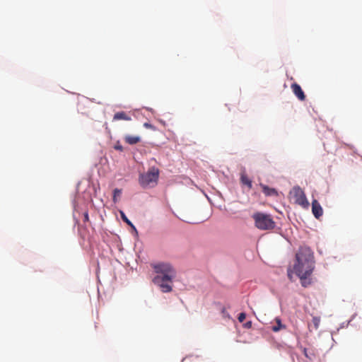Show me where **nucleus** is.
Segmentation results:
<instances>
[{
  "label": "nucleus",
  "instance_id": "nucleus-1",
  "mask_svg": "<svg viewBox=\"0 0 362 362\" xmlns=\"http://www.w3.org/2000/svg\"><path fill=\"white\" fill-rule=\"evenodd\" d=\"M155 273L152 281L163 293H170L173 291V279L177 272L173 266L166 262H158L151 264Z\"/></svg>",
  "mask_w": 362,
  "mask_h": 362
},
{
  "label": "nucleus",
  "instance_id": "nucleus-2",
  "mask_svg": "<svg viewBox=\"0 0 362 362\" xmlns=\"http://www.w3.org/2000/svg\"><path fill=\"white\" fill-rule=\"evenodd\" d=\"M296 263L293 266L296 274L300 280L306 279L314 269V257L308 247H301L296 255Z\"/></svg>",
  "mask_w": 362,
  "mask_h": 362
},
{
  "label": "nucleus",
  "instance_id": "nucleus-3",
  "mask_svg": "<svg viewBox=\"0 0 362 362\" xmlns=\"http://www.w3.org/2000/svg\"><path fill=\"white\" fill-rule=\"evenodd\" d=\"M256 228L261 230H272L275 228L276 223L270 214L262 212L254 213L252 216Z\"/></svg>",
  "mask_w": 362,
  "mask_h": 362
},
{
  "label": "nucleus",
  "instance_id": "nucleus-4",
  "mask_svg": "<svg viewBox=\"0 0 362 362\" xmlns=\"http://www.w3.org/2000/svg\"><path fill=\"white\" fill-rule=\"evenodd\" d=\"M160 170L156 167H151L146 173L139 175V182L144 188L153 187L158 181Z\"/></svg>",
  "mask_w": 362,
  "mask_h": 362
},
{
  "label": "nucleus",
  "instance_id": "nucleus-5",
  "mask_svg": "<svg viewBox=\"0 0 362 362\" xmlns=\"http://www.w3.org/2000/svg\"><path fill=\"white\" fill-rule=\"evenodd\" d=\"M291 199H293L295 204L300 206L304 209H308L310 206L304 191L299 187L295 186L289 192Z\"/></svg>",
  "mask_w": 362,
  "mask_h": 362
},
{
  "label": "nucleus",
  "instance_id": "nucleus-6",
  "mask_svg": "<svg viewBox=\"0 0 362 362\" xmlns=\"http://www.w3.org/2000/svg\"><path fill=\"white\" fill-rule=\"evenodd\" d=\"M291 88L292 89L293 93L298 98V100L301 101L305 100V95L300 85H298L296 83H293L291 84Z\"/></svg>",
  "mask_w": 362,
  "mask_h": 362
},
{
  "label": "nucleus",
  "instance_id": "nucleus-7",
  "mask_svg": "<svg viewBox=\"0 0 362 362\" xmlns=\"http://www.w3.org/2000/svg\"><path fill=\"white\" fill-rule=\"evenodd\" d=\"M312 212L314 216L317 219L323 214V209L320 204L316 199L312 202Z\"/></svg>",
  "mask_w": 362,
  "mask_h": 362
},
{
  "label": "nucleus",
  "instance_id": "nucleus-8",
  "mask_svg": "<svg viewBox=\"0 0 362 362\" xmlns=\"http://www.w3.org/2000/svg\"><path fill=\"white\" fill-rule=\"evenodd\" d=\"M124 141L130 145L138 144L141 141V138L139 136L127 135L124 137Z\"/></svg>",
  "mask_w": 362,
  "mask_h": 362
},
{
  "label": "nucleus",
  "instance_id": "nucleus-9",
  "mask_svg": "<svg viewBox=\"0 0 362 362\" xmlns=\"http://www.w3.org/2000/svg\"><path fill=\"white\" fill-rule=\"evenodd\" d=\"M132 118L125 112H118L114 115L113 120H127L129 121Z\"/></svg>",
  "mask_w": 362,
  "mask_h": 362
},
{
  "label": "nucleus",
  "instance_id": "nucleus-10",
  "mask_svg": "<svg viewBox=\"0 0 362 362\" xmlns=\"http://www.w3.org/2000/svg\"><path fill=\"white\" fill-rule=\"evenodd\" d=\"M260 185L262 189V192H264V194L266 196H276L277 195V192L275 189L270 188L268 186L262 185V184Z\"/></svg>",
  "mask_w": 362,
  "mask_h": 362
},
{
  "label": "nucleus",
  "instance_id": "nucleus-11",
  "mask_svg": "<svg viewBox=\"0 0 362 362\" xmlns=\"http://www.w3.org/2000/svg\"><path fill=\"white\" fill-rule=\"evenodd\" d=\"M240 182L243 185L247 186L249 189L252 187L251 180L247 176L245 172H243L240 175Z\"/></svg>",
  "mask_w": 362,
  "mask_h": 362
},
{
  "label": "nucleus",
  "instance_id": "nucleus-12",
  "mask_svg": "<svg viewBox=\"0 0 362 362\" xmlns=\"http://www.w3.org/2000/svg\"><path fill=\"white\" fill-rule=\"evenodd\" d=\"M275 320H276V325L273 326L272 328V329L274 332H279V330H281L282 329H285L286 328V326L281 323V321L280 318L276 317L275 319Z\"/></svg>",
  "mask_w": 362,
  "mask_h": 362
},
{
  "label": "nucleus",
  "instance_id": "nucleus-13",
  "mask_svg": "<svg viewBox=\"0 0 362 362\" xmlns=\"http://www.w3.org/2000/svg\"><path fill=\"white\" fill-rule=\"evenodd\" d=\"M303 354L305 356L308 358L309 360L312 361L315 358V354L313 352L308 351L307 349H303Z\"/></svg>",
  "mask_w": 362,
  "mask_h": 362
},
{
  "label": "nucleus",
  "instance_id": "nucleus-14",
  "mask_svg": "<svg viewBox=\"0 0 362 362\" xmlns=\"http://www.w3.org/2000/svg\"><path fill=\"white\" fill-rule=\"evenodd\" d=\"M122 190L119 189H115L113 191V202L116 203L117 202V197H120Z\"/></svg>",
  "mask_w": 362,
  "mask_h": 362
},
{
  "label": "nucleus",
  "instance_id": "nucleus-15",
  "mask_svg": "<svg viewBox=\"0 0 362 362\" xmlns=\"http://www.w3.org/2000/svg\"><path fill=\"white\" fill-rule=\"evenodd\" d=\"M121 217L122 220L127 223L128 225L131 226L134 229H135V227L132 223V222L127 218V217L125 216L124 213L123 211H120Z\"/></svg>",
  "mask_w": 362,
  "mask_h": 362
},
{
  "label": "nucleus",
  "instance_id": "nucleus-16",
  "mask_svg": "<svg viewBox=\"0 0 362 362\" xmlns=\"http://www.w3.org/2000/svg\"><path fill=\"white\" fill-rule=\"evenodd\" d=\"M313 322L314 324L315 328L317 329L320 322V318L319 317H313Z\"/></svg>",
  "mask_w": 362,
  "mask_h": 362
},
{
  "label": "nucleus",
  "instance_id": "nucleus-17",
  "mask_svg": "<svg viewBox=\"0 0 362 362\" xmlns=\"http://www.w3.org/2000/svg\"><path fill=\"white\" fill-rule=\"evenodd\" d=\"M245 317H246V314L245 313H240L239 316H238L239 322H243L245 320Z\"/></svg>",
  "mask_w": 362,
  "mask_h": 362
},
{
  "label": "nucleus",
  "instance_id": "nucleus-18",
  "mask_svg": "<svg viewBox=\"0 0 362 362\" xmlns=\"http://www.w3.org/2000/svg\"><path fill=\"white\" fill-rule=\"evenodd\" d=\"M83 216H84V220L83 221L84 222H88L89 221V216H88V211H86L83 214Z\"/></svg>",
  "mask_w": 362,
  "mask_h": 362
},
{
  "label": "nucleus",
  "instance_id": "nucleus-19",
  "mask_svg": "<svg viewBox=\"0 0 362 362\" xmlns=\"http://www.w3.org/2000/svg\"><path fill=\"white\" fill-rule=\"evenodd\" d=\"M244 327L245 328H250L252 327V322L251 321L247 322L246 323L244 324Z\"/></svg>",
  "mask_w": 362,
  "mask_h": 362
},
{
  "label": "nucleus",
  "instance_id": "nucleus-20",
  "mask_svg": "<svg viewBox=\"0 0 362 362\" xmlns=\"http://www.w3.org/2000/svg\"><path fill=\"white\" fill-rule=\"evenodd\" d=\"M144 126L146 128H148V129H153V125H152V124H149V123H147V122L144 123Z\"/></svg>",
  "mask_w": 362,
  "mask_h": 362
},
{
  "label": "nucleus",
  "instance_id": "nucleus-21",
  "mask_svg": "<svg viewBox=\"0 0 362 362\" xmlns=\"http://www.w3.org/2000/svg\"><path fill=\"white\" fill-rule=\"evenodd\" d=\"M115 148L116 150H119V151H123V148H122V146L121 145H116V146H115Z\"/></svg>",
  "mask_w": 362,
  "mask_h": 362
},
{
  "label": "nucleus",
  "instance_id": "nucleus-22",
  "mask_svg": "<svg viewBox=\"0 0 362 362\" xmlns=\"http://www.w3.org/2000/svg\"><path fill=\"white\" fill-rule=\"evenodd\" d=\"M226 309L225 308H223L222 310V313L223 314H226Z\"/></svg>",
  "mask_w": 362,
  "mask_h": 362
}]
</instances>
